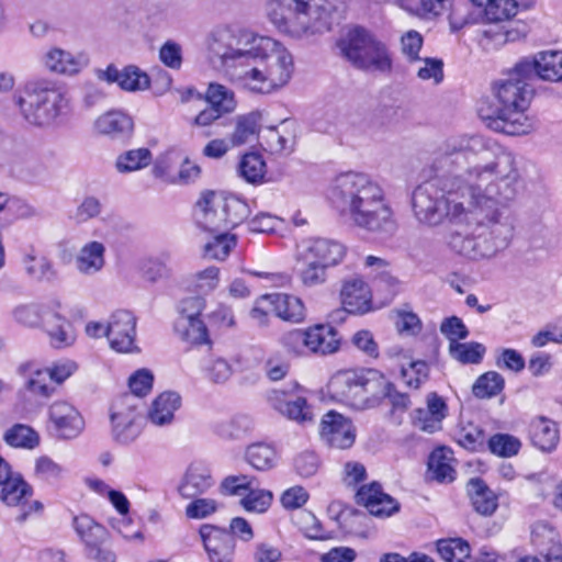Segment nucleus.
<instances>
[{"instance_id":"nucleus-27","label":"nucleus","mask_w":562,"mask_h":562,"mask_svg":"<svg viewBox=\"0 0 562 562\" xmlns=\"http://www.w3.org/2000/svg\"><path fill=\"white\" fill-rule=\"evenodd\" d=\"M75 265L83 276L99 273L105 266V246L97 240L85 244L76 256Z\"/></svg>"},{"instance_id":"nucleus-18","label":"nucleus","mask_w":562,"mask_h":562,"mask_svg":"<svg viewBox=\"0 0 562 562\" xmlns=\"http://www.w3.org/2000/svg\"><path fill=\"white\" fill-rule=\"evenodd\" d=\"M356 498L359 505L364 506L374 516H391L398 510V503L385 494L378 483L362 486Z\"/></svg>"},{"instance_id":"nucleus-29","label":"nucleus","mask_w":562,"mask_h":562,"mask_svg":"<svg viewBox=\"0 0 562 562\" xmlns=\"http://www.w3.org/2000/svg\"><path fill=\"white\" fill-rule=\"evenodd\" d=\"M262 115L259 111H252L235 119L234 130L229 135L233 147L241 146L257 139L260 135Z\"/></svg>"},{"instance_id":"nucleus-40","label":"nucleus","mask_w":562,"mask_h":562,"mask_svg":"<svg viewBox=\"0 0 562 562\" xmlns=\"http://www.w3.org/2000/svg\"><path fill=\"white\" fill-rule=\"evenodd\" d=\"M451 451L439 448L431 452L428 461V471L431 477L440 483L452 482L456 470L452 464Z\"/></svg>"},{"instance_id":"nucleus-10","label":"nucleus","mask_w":562,"mask_h":562,"mask_svg":"<svg viewBox=\"0 0 562 562\" xmlns=\"http://www.w3.org/2000/svg\"><path fill=\"white\" fill-rule=\"evenodd\" d=\"M517 71L528 76L530 80L538 77L546 81H562V52H540L532 58H524L517 63Z\"/></svg>"},{"instance_id":"nucleus-25","label":"nucleus","mask_w":562,"mask_h":562,"mask_svg":"<svg viewBox=\"0 0 562 562\" xmlns=\"http://www.w3.org/2000/svg\"><path fill=\"white\" fill-rule=\"evenodd\" d=\"M43 327L46 330L50 345L54 348H67L76 341V333L72 324L57 313H45Z\"/></svg>"},{"instance_id":"nucleus-23","label":"nucleus","mask_w":562,"mask_h":562,"mask_svg":"<svg viewBox=\"0 0 562 562\" xmlns=\"http://www.w3.org/2000/svg\"><path fill=\"white\" fill-rule=\"evenodd\" d=\"M180 406L181 396L177 392H162L155 397L149 406L147 420L156 427L171 425L175 420V413L180 408Z\"/></svg>"},{"instance_id":"nucleus-45","label":"nucleus","mask_w":562,"mask_h":562,"mask_svg":"<svg viewBox=\"0 0 562 562\" xmlns=\"http://www.w3.org/2000/svg\"><path fill=\"white\" fill-rule=\"evenodd\" d=\"M3 440L13 448L34 449L40 443V436L31 426L15 424L5 430Z\"/></svg>"},{"instance_id":"nucleus-55","label":"nucleus","mask_w":562,"mask_h":562,"mask_svg":"<svg viewBox=\"0 0 562 562\" xmlns=\"http://www.w3.org/2000/svg\"><path fill=\"white\" fill-rule=\"evenodd\" d=\"M488 448L492 453L508 458L518 453L520 441L507 434H496L490 438Z\"/></svg>"},{"instance_id":"nucleus-11","label":"nucleus","mask_w":562,"mask_h":562,"mask_svg":"<svg viewBox=\"0 0 562 562\" xmlns=\"http://www.w3.org/2000/svg\"><path fill=\"white\" fill-rule=\"evenodd\" d=\"M319 435L329 447L348 449L355 443L356 428L350 419L330 411L322 418Z\"/></svg>"},{"instance_id":"nucleus-24","label":"nucleus","mask_w":562,"mask_h":562,"mask_svg":"<svg viewBox=\"0 0 562 562\" xmlns=\"http://www.w3.org/2000/svg\"><path fill=\"white\" fill-rule=\"evenodd\" d=\"M341 303L344 311H337V314L344 312L348 313H364L370 307V291L361 279L353 278L347 280L341 289Z\"/></svg>"},{"instance_id":"nucleus-31","label":"nucleus","mask_w":562,"mask_h":562,"mask_svg":"<svg viewBox=\"0 0 562 562\" xmlns=\"http://www.w3.org/2000/svg\"><path fill=\"white\" fill-rule=\"evenodd\" d=\"M531 440L541 451H553L560 440L558 425L546 417H537L530 425Z\"/></svg>"},{"instance_id":"nucleus-49","label":"nucleus","mask_w":562,"mask_h":562,"mask_svg":"<svg viewBox=\"0 0 562 562\" xmlns=\"http://www.w3.org/2000/svg\"><path fill=\"white\" fill-rule=\"evenodd\" d=\"M64 473V468L49 457L42 456L35 460L34 475L42 482L55 485L63 479Z\"/></svg>"},{"instance_id":"nucleus-54","label":"nucleus","mask_w":562,"mask_h":562,"mask_svg":"<svg viewBox=\"0 0 562 562\" xmlns=\"http://www.w3.org/2000/svg\"><path fill=\"white\" fill-rule=\"evenodd\" d=\"M205 378L214 384L227 382L233 374L232 364L222 357L211 358L203 368Z\"/></svg>"},{"instance_id":"nucleus-48","label":"nucleus","mask_w":562,"mask_h":562,"mask_svg":"<svg viewBox=\"0 0 562 562\" xmlns=\"http://www.w3.org/2000/svg\"><path fill=\"white\" fill-rule=\"evenodd\" d=\"M504 385L505 380L498 372L488 371L477 378L472 392L479 398H490L501 393Z\"/></svg>"},{"instance_id":"nucleus-52","label":"nucleus","mask_w":562,"mask_h":562,"mask_svg":"<svg viewBox=\"0 0 562 562\" xmlns=\"http://www.w3.org/2000/svg\"><path fill=\"white\" fill-rule=\"evenodd\" d=\"M483 8L488 21L501 22L517 14L518 3L516 0H488Z\"/></svg>"},{"instance_id":"nucleus-37","label":"nucleus","mask_w":562,"mask_h":562,"mask_svg":"<svg viewBox=\"0 0 562 562\" xmlns=\"http://www.w3.org/2000/svg\"><path fill=\"white\" fill-rule=\"evenodd\" d=\"M175 330L181 340L190 345H209V329L202 318L176 319Z\"/></svg>"},{"instance_id":"nucleus-21","label":"nucleus","mask_w":562,"mask_h":562,"mask_svg":"<svg viewBox=\"0 0 562 562\" xmlns=\"http://www.w3.org/2000/svg\"><path fill=\"white\" fill-rule=\"evenodd\" d=\"M306 352L329 355L339 348L337 330L328 324H318L304 329Z\"/></svg>"},{"instance_id":"nucleus-2","label":"nucleus","mask_w":562,"mask_h":562,"mask_svg":"<svg viewBox=\"0 0 562 562\" xmlns=\"http://www.w3.org/2000/svg\"><path fill=\"white\" fill-rule=\"evenodd\" d=\"M210 60L250 94L272 95L294 72L293 57L279 41L236 24L220 25L206 37Z\"/></svg>"},{"instance_id":"nucleus-58","label":"nucleus","mask_w":562,"mask_h":562,"mask_svg":"<svg viewBox=\"0 0 562 562\" xmlns=\"http://www.w3.org/2000/svg\"><path fill=\"white\" fill-rule=\"evenodd\" d=\"M429 369L425 361H413L408 367H402L401 375L404 383L412 389H418L428 379Z\"/></svg>"},{"instance_id":"nucleus-56","label":"nucleus","mask_w":562,"mask_h":562,"mask_svg":"<svg viewBox=\"0 0 562 562\" xmlns=\"http://www.w3.org/2000/svg\"><path fill=\"white\" fill-rule=\"evenodd\" d=\"M123 90L137 91L149 87V78L135 66H127L122 70L120 85Z\"/></svg>"},{"instance_id":"nucleus-19","label":"nucleus","mask_w":562,"mask_h":562,"mask_svg":"<svg viewBox=\"0 0 562 562\" xmlns=\"http://www.w3.org/2000/svg\"><path fill=\"white\" fill-rule=\"evenodd\" d=\"M23 272L27 279L37 283H53L58 279V270L46 256H38L34 247L27 248L21 258Z\"/></svg>"},{"instance_id":"nucleus-17","label":"nucleus","mask_w":562,"mask_h":562,"mask_svg":"<svg viewBox=\"0 0 562 562\" xmlns=\"http://www.w3.org/2000/svg\"><path fill=\"white\" fill-rule=\"evenodd\" d=\"M49 419L59 436L65 439L76 438L81 434L85 422L79 412L67 402H55L49 407Z\"/></svg>"},{"instance_id":"nucleus-42","label":"nucleus","mask_w":562,"mask_h":562,"mask_svg":"<svg viewBox=\"0 0 562 562\" xmlns=\"http://www.w3.org/2000/svg\"><path fill=\"white\" fill-rule=\"evenodd\" d=\"M296 261L300 265L299 277L301 282L308 288L317 286L325 283L327 278V267L315 262L307 256L296 252Z\"/></svg>"},{"instance_id":"nucleus-3","label":"nucleus","mask_w":562,"mask_h":562,"mask_svg":"<svg viewBox=\"0 0 562 562\" xmlns=\"http://www.w3.org/2000/svg\"><path fill=\"white\" fill-rule=\"evenodd\" d=\"M327 201L335 212L359 229L391 237L398 228L395 211L384 187L371 175L347 171L328 186Z\"/></svg>"},{"instance_id":"nucleus-30","label":"nucleus","mask_w":562,"mask_h":562,"mask_svg":"<svg viewBox=\"0 0 562 562\" xmlns=\"http://www.w3.org/2000/svg\"><path fill=\"white\" fill-rule=\"evenodd\" d=\"M72 527L86 550L98 543H105L109 538L108 530L87 514L74 516Z\"/></svg>"},{"instance_id":"nucleus-12","label":"nucleus","mask_w":562,"mask_h":562,"mask_svg":"<svg viewBox=\"0 0 562 562\" xmlns=\"http://www.w3.org/2000/svg\"><path fill=\"white\" fill-rule=\"evenodd\" d=\"M136 318L125 310L114 312L108 322V340L117 352H131L135 349Z\"/></svg>"},{"instance_id":"nucleus-35","label":"nucleus","mask_w":562,"mask_h":562,"mask_svg":"<svg viewBox=\"0 0 562 562\" xmlns=\"http://www.w3.org/2000/svg\"><path fill=\"white\" fill-rule=\"evenodd\" d=\"M214 206L222 207L225 214V226L226 229L233 228L248 217L250 211L248 204L236 196H223L218 194V198L211 202Z\"/></svg>"},{"instance_id":"nucleus-63","label":"nucleus","mask_w":562,"mask_h":562,"mask_svg":"<svg viewBox=\"0 0 562 562\" xmlns=\"http://www.w3.org/2000/svg\"><path fill=\"white\" fill-rule=\"evenodd\" d=\"M295 524L310 539H324L325 535L319 520L311 512H302L295 518Z\"/></svg>"},{"instance_id":"nucleus-5","label":"nucleus","mask_w":562,"mask_h":562,"mask_svg":"<svg viewBox=\"0 0 562 562\" xmlns=\"http://www.w3.org/2000/svg\"><path fill=\"white\" fill-rule=\"evenodd\" d=\"M347 10V0H268L267 15L279 32L303 40L330 32Z\"/></svg>"},{"instance_id":"nucleus-15","label":"nucleus","mask_w":562,"mask_h":562,"mask_svg":"<svg viewBox=\"0 0 562 562\" xmlns=\"http://www.w3.org/2000/svg\"><path fill=\"white\" fill-rule=\"evenodd\" d=\"M297 251L329 268L341 262L346 255V247L334 239L313 238L303 241Z\"/></svg>"},{"instance_id":"nucleus-50","label":"nucleus","mask_w":562,"mask_h":562,"mask_svg":"<svg viewBox=\"0 0 562 562\" xmlns=\"http://www.w3.org/2000/svg\"><path fill=\"white\" fill-rule=\"evenodd\" d=\"M256 486L257 484L255 483L240 499V505L247 512L262 514L271 506L273 494L268 490L257 488Z\"/></svg>"},{"instance_id":"nucleus-20","label":"nucleus","mask_w":562,"mask_h":562,"mask_svg":"<svg viewBox=\"0 0 562 562\" xmlns=\"http://www.w3.org/2000/svg\"><path fill=\"white\" fill-rule=\"evenodd\" d=\"M218 198V193L205 192L196 202L194 217L196 225L210 234L227 231L225 226V214L222 207L214 206L211 202Z\"/></svg>"},{"instance_id":"nucleus-43","label":"nucleus","mask_w":562,"mask_h":562,"mask_svg":"<svg viewBox=\"0 0 562 562\" xmlns=\"http://www.w3.org/2000/svg\"><path fill=\"white\" fill-rule=\"evenodd\" d=\"M236 246L235 235L226 231L212 233V239L203 246V257L213 260H224Z\"/></svg>"},{"instance_id":"nucleus-47","label":"nucleus","mask_w":562,"mask_h":562,"mask_svg":"<svg viewBox=\"0 0 562 562\" xmlns=\"http://www.w3.org/2000/svg\"><path fill=\"white\" fill-rule=\"evenodd\" d=\"M437 551L446 562H467L470 559V546L461 538L438 540Z\"/></svg>"},{"instance_id":"nucleus-32","label":"nucleus","mask_w":562,"mask_h":562,"mask_svg":"<svg viewBox=\"0 0 562 562\" xmlns=\"http://www.w3.org/2000/svg\"><path fill=\"white\" fill-rule=\"evenodd\" d=\"M0 499L8 506H19L33 495V487L21 474L9 473L1 482Z\"/></svg>"},{"instance_id":"nucleus-62","label":"nucleus","mask_w":562,"mask_h":562,"mask_svg":"<svg viewBox=\"0 0 562 562\" xmlns=\"http://www.w3.org/2000/svg\"><path fill=\"white\" fill-rule=\"evenodd\" d=\"M26 387L35 395L43 397L50 396L54 392V385L50 380L48 369L37 370L34 372L33 375L27 380Z\"/></svg>"},{"instance_id":"nucleus-36","label":"nucleus","mask_w":562,"mask_h":562,"mask_svg":"<svg viewBox=\"0 0 562 562\" xmlns=\"http://www.w3.org/2000/svg\"><path fill=\"white\" fill-rule=\"evenodd\" d=\"M260 137L266 149L272 154L291 153L293 150L294 135L285 123L280 128L274 126L265 128Z\"/></svg>"},{"instance_id":"nucleus-64","label":"nucleus","mask_w":562,"mask_h":562,"mask_svg":"<svg viewBox=\"0 0 562 562\" xmlns=\"http://www.w3.org/2000/svg\"><path fill=\"white\" fill-rule=\"evenodd\" d=\"M182 47L173 41L165 42L159 49V60L168 68L178 70L182 66Z\"/></svg>"},{"instance_id":"nucleus-41","label":"nucleus","mask_w":562,"mask_h":562,"mask_svg":"<svg viewBox=\"0 0 562 562\" xmlns=\"http://www.w3.org/2000/svg\"><path fill=\"white\" fill-rule=\"evenodd\" d=\"M205 99L210 106L223 115L234 112L237 104L234 91L215 82L209 85Z\"/></svg>"},{"instance_id":"nucleus-6","label":"nucleus","mask_w":562,"mask_h":562,"mask_svg":"<svg viewBox=\"0 0 562 562\" xmlns=\"http://www.w3.org/2000/svg\"><path fill=\"white\" fill-rule=\"evenodd\" d=\"M14 103L22 117L37 127L56 126L70 110L67 91L44 78L27 81L14 94Z\"/></svg>"},{"instance_id":"nucleus-57","label":"nucleus","mask_w":562,"mask_h":562,"mask_svg":"<svg viewBox=\"0 0 562 562\" xmlns=\"http://www.w3.org/2000/svg\"><path fill=\"white\" fill-rule=\"evenodd\" d=\"M255 483L257 481L254 476L229 475L222 481L221 491L225 495L243 496L248 493Z\"/></svg>"},{"instance_id":"nucleus-28","label":"nucleus","mask_w":562,"mask_h":562,"mask_svg":"<svg viewBox=\"0 0 562 562\" xmlns=\"http://www.w3.org/2000/svg\"><path fill=\"white\" fill-rule=\"evenodd\" d=\"M262 301H269L276 315L286 322L301 323L305 318V306L301 299L290 294H266Z\"/></svg>"},{"instance_id":"nucleus-61","label":"nucleus","mask_w":562,"mask_h":562,"mask_svg":"<svg viewBox=\"0 0 562 562\" xmlns=\"http://www.w3.org/2000/svg\"><path fill=\"white\" fill-rule=\"evenodd\" d=\"M154 383V375L148 369H139L128 379V386L132 392V396H145L151 389Z\"/></svg>"},{"instance_id":"nucleus-14","label":"nucleus","mask_w":562,"mask_h":562,"mask_svg":"<svg viewBox=\"0 0 562 562\" xmlns=\"http://www.w3.org/2000/svg\"><path fill=\"white\" fill-rule=\"evenodd\" d=\"M43 64L53 74L75 77L89 66L90 59L83 52L74 54L59 47H53L44 54Z\"/></svg>"},{"instance_id":"nucleus-51","label":"nucleus","mask_w":562,"mask_h":562,"mask_svg":"<svg viewBox=\"0 0 562 562\" xmlns=\"http://www.w3.org/2000/svg\"><path fill=\"white\" fill-rule=\"evenodd\" d=\"M449 352L451 357L461 363H480L484 353L485 347L480 342H458L449 345Z\"/></svg>"},{"instance_id":"nucleus-53","label":"nucleus","mask_w":562,"mask_h":562,"mask_svg":"<svg viewBox=\"0 0 562 562\" xmlns=\"http://www.w3.org/2000/svg\"><path fill=\"white\" fill-rule=\"evenodd\" d=\"M447 0H401L403 9L422 18H434L441 14Z\"/></svg>"},{"instance_id":"nucleus-7","label":"nucleus","mask_w":562,"mask_h":562,"mask_svg":"<svg viewBox=\"0 0 562 562\" xmlns=\"http://www.w3.org/2000/svg\"><path fill=\"white\" fill-rule=\"evenodd\" d=\"M336 46L340 56L357 69L387 72L392 68L386 45L362 26L349 29L340 36Z\"/></svg>"},{"instance_id":"nucleus-38","label":"nucleus","mask_w":562,"mask_h":562,"mask_svg":"<svg viewBox=\"0 0 562 562\" xmlns=\"http://www.w3.org/2000/svg\"><path fill=\"white\" fill-rule=\"evenodd\" d=\"M245 460L257 471H269L276 467L278 457L271 445L256 442L246 448Z\"/></svg>"},{"instance_id":"nucleus-22","label":"nucleus","mask_w":562,"mask_h":562,"mask_svg":"<svg viewBox=\"0 0 562 562\" xmlns=\"http://www.w3.org/2000/svg\"><path fill=\"white\" fill-rule=\"evenodd\" d=\"M93 127L98 134L116 139L130 136L134 130V122L127 113L111 110L98 116Z\"/></svg>"},{"instance_id":"nucleus-8","label":"nucleus","mask_w":562,"mask_h":562,"mask_svg":"<svg viewBox=\"0 0 562 562\" xmlns=\"http://www.w3.org/2000/svg\"><path fill=\"white\" fill-rule=\"evenodd\" d=\"M373 371L345 370L331 376L328 392L333 400L355 409H364L369 405V394L375 384Z\"/></svg>"},{"instance_id":"nucleus-44","label":"nucleus","mask_w":562,"mask_h":562,"mask_svg":"<svg viewBox=\"0 0 562 562\" xmlns=\"http://www.w3.org/2000/svg\"><path fill=\"white\" fill-rule=\"evenodd\" d=\"M266 172V161L258 153L245 154L238 164L239 176L251 184L261 183L265 179Z\"/></svg>"},{"instance_id":"nucleus-16","label":"nucleus","mask_w":562,"mask_h":562,"mask_svg":"<svg viewBox=\"0 0 562 562\" xmlns=\"http://www.w3.org/2000/svg\"><path fill=\"white\" fill-rule=\"evenodd\" d=\"M426 405V408L414 411L413 424L424 432L434 434L442 428V420L448 415V406L436 392L427 395Z\"/></svg>"},{"instance_id":"nucleus-59","label":"nucleus","mask_w":562,"mask_h":562,"mask_svg":"<svg viewBox=\"0 0 562 562\" xmlns=\"http://www.w3.org/2000/svg\"><path fill=\"white\" fill-rule=\"evenodd\" d=\"M193 282L198 292L209 294L218 286L220 269L212 266L202 271H199L194 274Z\"/></svg>"},{"instance_id":"nucleus-1","label":"nucleus","mask_w":562,"mask_h":562,"mask_svg":"<svg viewBox=\"0 0 562 562\" xmlns=\"http://www.w3.org/2000/svg\"><path fill=\"white\" fill-rule=\"evenodd\" d=\"M437 175L412 193L415 218L450 224L448 247L465 258H490L505 249L513 226L506 210L518 194L516 156L482 135L449 139L435 162Z\"/></svg>"},{"instance_id":"nucleus-9","label":"nucleus","mask_w":562,"mask_h":562,"mask_svg":"<svg viewBox=\"0 0 562 562\" xmlns=\"http://www.w3.org/2000/svg\"><path fill=\"white\" fill-rule=\"evenodd\" d=\"M110 418L113 439L120 445H130L142 434L140 403L132 395L113 404Z\"/></svg>"},{"instance_id":"nucleus-46","label":"nucleus","mask_w":562,"mask_h":562,"mask_svg":"<svg viewBox=\"0 0 562 562\" xmlns=\"http://www.w3.org/2000/svg\"><path fill=\"white\" fill-rule=\"evenodd\" d=\"M454 439L467 450L477 451L484 446L485 434L481 427L470 422H461L454 431Z\"/></svg>"},{"instance_id":"nucleus-26","label":"nucleus","mask_w":562,"mask_h":562,"mask_svg":"<svg viewBox=\"0 0 562 562\" xmlns=\"http://www.w3.org/2000/svg\"><path fill=\"white\" fill-rule=\"evenodd\" d=\"M272 406L281 415L300 425L312 423L314 413L312 406L307 404L306 398L302 396H289L281 398L280 393L276 392L271 397Z\"/></svg>"},{"instance_id":"nucleus-60","label":"nucleus","mask_w":562,"mask_h":562,"mask_svg":"<svg viewBox=\"0 0 562 562\" xmlns=\"http://www.w3.org/2000/svg\"><path fill=\"white\" fill-rule=\"evenodd\" d=\"M206 302L202 296H189L181 300L177 306V319H196L201 318L205 310Z\"/></svg>"},{"instance_id":"nucleus-13","label":"nucleus","mask_w":562,"mask_h":562,"mask_svg":"<svg viewBox=\"0 0 562 562\" xmlns=\"http://www.w3.org/2000/svg\"><path fill=\"white\" fill-rule=\"evenodd\" d=\"M210 562H232L235 540L228 530L214 525H202L199 530Z\"/></svg>"},{"instance_id":"nucleus-34","label":"nucleus","mask_w":562,"mask_h":562,"mask_svg":"<svg viewBox=\"0 0 562 562\" xmlns=\"http://www.w3.org/2000/svg\"><path fill=\"white\" fill-rule=\"evenodd\" d=\"M213 484L209 470L201 467H191L179 486V492L184 498H192L205 493Z\"/></svg>"},{"instance_id":"nucleus-4","label":"nucleus","mask_w":562,"mask_h":562,"mask_svg":"<svg viewBox=\"0 0 562 562\" xmlns=\"http://www.w3.org/2000/svg\"><path fill=\"white\" fill-rule=\"evenodd\" d=\"M532 95L529 77L517 71L516 64L506 79L495 83L493 97L481 101L479 116L492 131L512 136L528 134L535 127L526 114Z\"/></svg>"},{"instance_id":"nucleus-39","label":"nucleus","mask_w":562,"mask_h":562,"mask_svg":"<svg viewBox=\"0 0 562 562\" xmlns=\"http://www.w3.org/2000/svg\"><path fill=\"white\" fill-rule=\"evenodd\" d=\"M153 161V154L146 147L125 150L115 159V169L119 173H131L148 167Z\"/></svg>"},{"instance_id":"nucleus-33","label":"nucleus","mask_w":562,"mask_h":562,"mask_svg":"<svg viewBox=\"0 0 562 562\" xmlns=\"http://www.w3.org/2000/svg\"><path fill=\"white\" fill-rule=\"evenodd\" d=\"M468 494L474 510L481 515L490 516L497 508V498L485 482L473 477L468 482Z\"/></svg>"}]
</instances>
